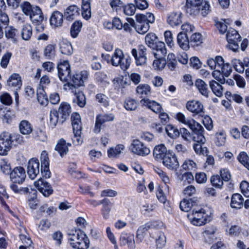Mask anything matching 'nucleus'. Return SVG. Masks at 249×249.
Here are the masks:
<instances>
[{
	"mask_svg": "<svg viewBox=\"0 0 249 249\" xmlns=\"http://www.w3.org/2000/svg\"><path fill=\"white\" fill-rule=\"evenodd\" d=\"M68 240L71 247L76 249H88L89 240L85 232L79 230H72L68 233Z\"/></svg>",
	"mask_w": 249,
	"mask_h": 249,
	"instance_id": "obj_1",
	"label": "nucleus"
},
{
	"mask_svg": "<svg viewBox=\"0 0 249 249\" xmlns=\"http://www.w3.org/2000/svg\"><path fill=\"white\" fill-rule=\"evenodd\" d=\"M111 62L113 66H120L123 70L125 71L130 67L131 58L129 56L125 57L123 51L116 49L112 56Z\"/></svg>",
	"mask_w": 249,
	"mask_h": 249,
	"instance_id": "obj_2",
	"label": "nucleus"
},
{
	"mask_svg": "<svg viewBox=\"0 0 249 249\" xmlns=\"http://www.w3.org/2000/svg\"><path fill=\"white\" fill-rule=\"evenodd\" d=\"M88 75L89 73L86 71H82L80 73L74 74L72 77H71L72 83H68L67 85H64V87L68 86L69 89L72 92H76L77 88L84 85L85 81L88 79Z\"/></svg>",
	"mask_w": 249,
	"mask_h": 249,
	"instance_id": "obj_3",
	"label": "nucleus"
},
{
	"mask_svg": "<svg viewBox=\"0 0 249 249\" xmlns=\"http://www.w3.org/2000/svg\"><path fill=\"white\" fill-rule=\"evenodd\" d=\"M227 40L228 42L227 47L233 52H236L239 49L238 43L241 40V36L237 31L233 29H229L226 35Z\"/></svg>",
	"mask_w": 249,
	"mask_h": 249,
	"instance_id": "obj_4",
	"label": "nucleus"
},
{
	"mask_svg": "<svg viewBox=\"0 0 249 249\" xmlns=\"http://www.w3.org/2000/svg\"><path fill=\"white\" fill-rule=\"evenodd\" d=\"M13 141L11 134L3 131L0 134V155L4 156L8 154L12 147Z\"/></svg>",
	"mask_w": 249,
	"mask_h": 249,
	"instance_id": "obj_5",
	"label": "nucleus"
},
{
	"mask_svg": "<svg viewBox=\"0 0 249 249\" xmlns=\"http://www.w3.org/2000/svg\"><path fill=\"white\" fill-rule=\"evenodd\" d=\"M188 127L193 132L192 139L194 142L200 143H205L206 140L203 135L204 129L202 125L194 120V123H192Z\"/></svg>",
	"mask_w": 249,
	"mask_h": 249,
	"instance_id": "obj_6",
	"label": "nucleus"
},
{
	"mask_svg": "<svg viewBox=\"0 0 249 249\" xmlns=\"http://www.w3.org/2000/svg\"><path fill=\"white\" fill-rule=\"evenodd\" d=\"M130 149L133 153L142 156L148 155L150 152L149 148L138 140L133 141Z\"/></svg>",
	"mask_w": 249,
	"mask_h": 249,
	"instance_id": "obj_7",
	"label": "nucleus"
},
{
	"mask_svg": "<svg viewBox=\"0 0 249 249\" xmlns=\"http://www.w3.org/2000/svg\"><path fill=\"white\" fill-rule=\"evenodd\" d=\"M147 49L143 45L140 46L138 51L136 49H133L131 53L135 58L136 64L137 66H142L146 64Z\"/></svg>",
	"mask_w": 249,
	"mask_h": 249,
	"instance_id": "obj_8",
	"label": "nucleus"
},
{
	"mask_svg": "<svg viewBox=\"0 0 249 249\" xmlns=\"http://www.w3.org/2000/svg\"><path fill=\"white\" fill-rule=\"evenodd\" d=\"M10 177L13 183L21 184L26 177L25 170L21 166L16 167L11 172Z\"/></svg>",
	"mask_w": 249,
	"mask_h": 249,
	"instance_id": "obj_9",
	"label": "nucleus"
},
{
	"mask_svg": "<svg viewBox=\"0 0 249 249\" xmlns=\"http://www.w3.org/2000/svg\"><path fill=\"white\" fill-rule=\"evenodd\" d=\"M58 75L62 81L67 82L71 79V68L68 62L64 61L57 66Z\"/></svg>",
	"mask_w": 249,
	"mask_h": 249,
	"instance_id": "obj_10",
	"label": "nucleus"
},
{
	"mask_svg": "<svg viewBox=\"0 0 249 249\" xmlns=\"http://www.w3.org/2000/svg\"><path fill=\"white\" fill-rule=\"evenodd\" d=\"M163 165L171 170H176L179 167V163L174 153L168 151L162 160Z\"/></svg>",
	"mask_w": 249,
	"mask_h": 249,
	"instance_id": "obj_11",
	"label": "nucleus"
},
{
	"mask_svg": "<svg viewBox=\"0 0 249 249\" xmlns=\"http://www.w3.org/2000/svg\"><path fill=\"white\" fill-rule=\"evenodd\" d=\"M203 0H186L185 6L186 12L190 15H195L198 13Z\"/></svg>",
	"mask_w": 249,
	"mask_h": 249,
	"instance_id": "obj_12",
	"label": "nucleus"
},
{
	"mask_svg": "<svg viewBox=\"0 0 249 249\" xmlns=\"http://www.w3.org/2000/svg\"><path fill=\"white\" fill-rule=\"evenodd\" d=\"M35 186L42 195L48 197L53 192V189L48 182L43 179H39L35 181Z\"/></svg>",
	"mask_w": 249,
	"mask_h": 249,
	"instance_id": "obj_13",
	"label": "nucleus"
},
{
	"mask_svg": "<svg viewBox=\"0 0 249 249\" xmlns=\"http://www.w3.org/2000/svg\"><path fill=\"white\" fill-rule=\"evenodd\" d=\"M39 173V162L37 159L32 158L29 160L27 166V173L29 178L35 179Z\"/></svg>",
	"mask_w": 249,
	"mask_h": 249,
	"instance_id": "obj_14",
	"label": "nucleus"
},
{
	"mask_svg": "<svg viewBox=\"0 0 249 249\" xmlns=\"http://www.w3.org/2000/svg\"><path fill=\"white\" fill-rule=\"evenodd\" d=\"M120 244L121 246L127 245L128 249H135L136 245L134 234L122 232L120 238Z\"/></svg>",
	"mask_w": 249,
	"mask_h": 249,
	"instance_id": "obj_15",
	"label": "nucleus"
},
{
	"mask_svg": "<svg viewBox=\"0 0 249 249\" xmlns=\"http://www.w3.org/2000/svg\"><path fill=\"white\" fill-rule=\"evenodd\" d=\"M41 168L40 171L43 175L46 178L50 177L51 172L49 171V159L48 154L46 151L42 152L40 156Z\"/></svg>",
	"mask_w": 249,
	"mask_h": 249,
	"instance_id": "obj_16",
	"label": "nucleus"
},
{
	"mask_svg": "<svg viewBox=\"0 0 249 249\" xmlns=\"http://www.w3.org/2000/svg\"><path fill=\"white\" fill-rule=\"evenodd\" d=\"M114 119V116L111 113L97 115L96 118L94 129V132L96 133H99L103 124L107 122L112 121Z\"/></svg>",
	"mask_w": 249,
	"mask_h": 249,
	"instance_id": "obj_17",
	"label": "nucleus"
},
{
	"mask_svg": "<svg viewBox=\"0 0 249 249\" xmlns=\"http://www.w3.org/2000/svg\"><path fill=\"white\" fill-rule=\"evenodd\" d=\"M186 108L195 115L200 114L204 112L203 105L200 102L196 100L188 101L186 105Z\"/></svg>",
	"mask_w": 249,
	"mask_h": 249,
	"instance_id": "obj_18",
	"label": "nucleus"
},
{
	"mask_svg": "<svg viewBox=\"0 0 249 249\" xmlns=\"http://www.w3.org/2000/svg\"><path fill=\"white\" fill-rule=\"evenodd\" d=\"M60 120V123H64L70 116L71 107L69 104L62 103L60 104L57 111Z\"/></svg>",
	"mask_w": 249,
	"mask_h": 249,
	"instance_id": "obj_19",
	"label": "nucleus"
},
{
	"mask_svg": "<svg viewBox=\"0 0 249 249\" xmlns=\"http://www.w3.org/2000/svg\"><path fill=\"white\" fill-rule=\"evenodd\" d=\"M71 124L73 128V133L76 136L81 134L82 124L81 117L77 113H73L71 116Z\"/></svg>",
	"mask_w": 249,
	"mask_h": 249,
	"instance_id": "obj_20",
	"label": "nucleus"
},
{
	"mask_svg": "<svg viewBox=\"0 0 249 249\" xmlns=\"http://www.w3.org/2000/svg\"><path fill=\"white\" fill-rule=\"evenodd\" d=\"M151 236L155 239L157 248L161 249L165 246L166 240L163 232L158 230H155L152 232Z\"/></svg>",
	"mask_w": 249,
	"mask_h": 249,
	"instance_id": "obj_21",
	"label": "nucleus"
},
{
	"mask_svg": "<svg viewBox=\"0 0 249 249\" xmlns=\"http://www.w3.org/2000/svg\"><path fill=\"white\" fill-rule=\"evenodd\" d=\"M140 103L142 106L146 107L156 113H158L162 110L161 105L155 101L149 99H142L140 101Z\"/></svg>",
	"mask_w": 249,
	"mask_h": 249,
	"instance_id": "obj_22",
	"label": "nucleus"
},
{
	"mask_svg": "<svg viewBox=\"0 0 249 249\" xmlns=\"http://www.w3.org/2000/svg\"><path fill=\"white\" fill-rule=\"evenodd\" d=\"M64 16V15H63L61 12L58 11H54L52 14L50 19L51 25L55 27L61 26L63 22Z\"/></svg>",
	"mask_w": 249,
	"mask_h": 249,
	"instance_id": "obj_23",
	"label": "nucleus"
},
{
	"mask_svg": "<svg viewBox=\"0 0 249 249\" xmlns=\"http://www.w3.org/2000/svg\"><path fill=\"white\" fill-rule=\"evenodd\" d=\"M79 15V8L75 5H71L67 7L64 12V17L69 21H71L76 18Z\"/></svg>",
	"mask_w": 249,
	"mask_h": 249,
	"instance_id": "obj_24",
	"label": "nucleus"
},
{
	"mask_svg": "<svg viewBox=\"0 0 249 249\" xmlns=\"http://www.w3.org/2000/svg\"><path fill=\"white\" fill-rule=\"evenodd\" d=\"M71 144L66 142V141L63 139L59 140L55 147V150L57 151L61 157L66 155L68 151V147L71 146Z\"/></svg>",
	"mask_w": 249,
	"mask_h": 249,
	"instance_id": "obj_25",
	"label": "nucleus"
},
{
	"mask_svg": "<svg viewBox=\"0 0 249 249\" xmlns=\"http://www.w3.org/2000/svg\"><path fill=\"white\" fill-rule=\"evenodd\" d=\"M137 24L135 26V30L140 34L143 35L147 33L149 29V25L136 15L135 16Z\"/></svg>",
	"mask_w": 249,
	"mask_h": 249,
	"instance_id": "obj_26",
	"label": "nucleus"
},
{
	"mask_svg": "<svg viewBox=\"0 0 249 249\" xmlns=\"http://www.w3.org/2000/svg\"><path fill=\"white\" fill-rule=\"evenodd\" d=\"M167 50L164 42L159 41L156 43L154 50L153 54L155 58H164Z\"/></svg>",
	"mask_w": 249,
	"mask_h": 249,
	"instance_id": "obj_27",
	"label": "nucleus"
},
{
	"mask_svg": "<svg viewBox=\"0 0 249 249\" xmlns=\"http://www.w3.org/2000/svg\"><path fill=\"white\" fill-rule=\"evenodd\" d=\"M181 15L180 12L171 13L168 17L167 23L171 26L179 25L182 22Z\"/></svg>",
	"mask_w": 249,
	"mask_h": 249,
	"instance_id": "obj_28",
	"label": "nucleus"
},
{
	"mask_svg": "<svg viewBox=\"0 0 249 249\" xmlns=\"http://www.w3.org/2000/svg\"><path fill=\"white\" fill-rule=\"evenodd\" d=\"M177 42L179 47L184 50L189 49L190 40L187 35L184 32H180L177 36Z\"/></svg>",
	"mask_w": 249,
	"mask_h": 249,
	"instance_id": "obj_29",
	"label": "nucleus"
},
{
	"mask_svg": "<svg viewBox=\"0 0 249 249\" xmlns=\"http://www.w3.org/2000/svg\"><path fill=\"white\" fill-rule=\"evenodd\" d=\"M7 85L9 87L16 88L17 90L20 89L22 85L21 77L18 73L12 74L7 80Z\"/></svg>",
	"mask_w": 249,
	"mask_h": 249,
	"instance_id": "obj_30",
	"label": "nucleus"
},
{
	"mask_svg": "<svg viewBox=\"0 0 249 249\" xmlns=\"http://www.w3.org/2000/svg\"><path fill=\"white\" fill-rule=\"evenodd\" d=\"M149 229H150V226L149 224H145L139 227L136 236V241L138 243H140L143 241Z\"/></svg>",
	"mask_w": 249,
	"mask_h": 249,
	"instance_id": "obj_31",
	"label": "nucleus"
},
{
	"mask_svg": "<svg viewBox=\"0 0 249 249\" xmlns=\"http://www.w3.org/2000/svg\"><path fill=\"white\" fill-rule=\"evenodd\" d=\"M168 152L164 145L161 144L155 146L153 151V156L158 160H162Z\"/></svg>",
	"mask_w": 249,
	"mask_h": 249,
	"instance_id": "obj_32",
	"label": "nucleus"
},
{
	"mask_svg": "<svg viewBox=\"0 0 249 249\" xmlns=\"http://www.w3.org/2000/svg\"><path fill=\"white\" fill-rule=\"evenodd\" d=\"M244 199L242 196L239 194H234L232 196L231 202V206L234 209H240L243 206Z\"/></svg>",
	"mask_w": 249,
	"mask_h": 249,
	"instance_id": "obj_33",
	"label": "nucleus"
},
{
	"mask_svg": "<svg viewBox=\"0 0 249 249\" xmlns=\"http://www.w3.org/2000/svg\"><path fill=\"white\" fill-rule=\"evenodd\" d=\"M81 8L83 17L86 20L89 19L91 17L90 0H82Z\"/></svg>",
	"mask_w": 249,
	"mask_h": 249,
	"instance_id": "obj_34",
	"label": "nucleus"
},
{
	"mask_svg": "<svg viewBox=\"0 0 249 249\" xmlns=\"http://www.w3.org/2000/svg\"><path fill=\"white\" fill-rule=\"evenodd\" d=\"M29 16L31 20L33 22H39L43 20V14L41 10L38 6L34 7L33 10Z\"/></svg>",
	"mask_w": 249,
	"mask_h": 249,
	"instance_id": "obj_35",
	"label": "nucleus"
},
{
	"mask_svg": "<svg viewBox=\"0 0 249 249\" xmlns=\"http://www.w3.org/2000/svg\"><path fill=\"white\" fill-rule=\"evenodd\" d=\"M209 86L213 93L217 97L223 96V87L217 82L212 80L209 82Z\"/></svg>",
	"mask_w": 249,
	"mask_h": 249,
	"instance_id": "obj_36",
	"label": "nucleus"
},
{
	"mask_svg": "<svg viewBox=\"0 0 249 249\" xmlns=\"http://www.w3.org/2000/svg\"><path fill=\"white\" fill-rule=\"evenodd\" d=\"M195 85L199 92L204 96L208 97L210 91L206 83L200 79L196 80Z\"/></svg>",
	"mask_w": 249,
	"mask_h": 249,
	"instance_id": "obj_37",
	"label": "nucleus"
},
{
	"mask_svg": "<svg viewBox=\"0 0 249 249\" xmlns=\"http://www.w3.org/2000/svg\"><path fill=\"white\" fill-rule=\"evenodd\" d=\"M74 94L75 97L73 99V102L76 103L79 107H85L86 104V97L83 92L78 91L73 92Z\"/></svg>",
	"mask_w": 249,
	"mask_h": 249,
	"instance_id": "obj_38",
	"label": "nucleus"
},
{
	"mask_svg": "<svg viewBox=\"0 0 249 249\" xmlns=\"http://www.w3.org/2000/svg\"><path fill=\"white\" fill-rule=\"evenodd\" d=\"M20 132L24 135L30 134L33 131V126L27 120H22L19 124Z\"/></svg>",
	"mask_w": 249,
	"mask_h": 249,
	"instance_id": "obj_39",
	"label": "nucleus"
},
{
	"mask_svg": "<svg viewBox=\"0 0 249 249\" xmlns=\"http://www.w3.org/2000/svg\"><path fill=\"white\" fill-rule=\"evenodd\" d=\"M32 36V27L30 24L23 25L21 31V36L24 40H29Z\"/></svg>",
	"mask_w": 249,
	"mask_h": 249,
	"instance_id": "obj_40",
	"label": "nucleus"
},
{
	"mask_svg": "<svg viewBox=\"0 0 249 249\" xmlns=\"http://www.w3.org/2000/svg\"><path fill=\"white\" fill-rule=\"evenodd\" d=\"M36 95L37 101L41 105H47L48 103V99L44 88L39 87L37 89Z\"/></svg>",
	"mask_w": 249,
	"mask_h": 249,
	"instance_id": "obj_41",
	"label": "nucleus"
},
{
	"mask_svg": "<svg viewBox=\"0 0 249 249\" xmlns=\"http://www.w3.org/2000/svg\"><path fill=\"white\" fill-rule=\"evenodd\" d=\"M5 36L8 39H11L14 41H16L18 36V30L12 26L8 27L5 31Z\"/></svg>",
	"mask_w": 249,
	"mask_h": 249,
	"instance_id": "obj_42",
	"label": "nucleus"
},
{
	"mask_svg": "<svg viewBox=\"0 0 249 249\" xmlns=\"http://www.w3.org/2000/svg\"><path fill=\"white\" fill-rule=\"evenodd\" d=\"M136 92L142 97L148 96L151 93V88L147 84H140L137 87Z\"/></svg>",
	"mask_w": 249,
	"mask_h": 249,
	"instance_id": "obj_43",
	"label": "nucleus"
},
{
	"mask_svg": "<svg viewBox=\"0 0 249 249\" xmlns=\"http://www.w3.org/2000/svg\"><path fill=\"white\" fill-rule=\"evenodd\" d=\"M175 118L180 123L189 126L192 123H194V119L191 117L187 118L181 112H178L175 115Z\"/></svg>",
	"mask_w": 249,
	"mask_h": 249,
	"instance_id": "obj_44",
	"label": "nucleus"
},
{
	"mask_svg": "<svg viewBox=\"0 0 249 249\" xmlns=\"http://www.w3.org/2000/svg\"><path fill=\"white\" fill-rule=\"evenodd\" d=\"M124 146L122 144H119L115 148H111L108 150L107 153L109 158H114L118 157L121 153L122 150H124Z\"/></svg>",
	"mask_w": 249,
	"mask_h": 249,
	"instance_id": "obj_45",
	"label": "nucleus"
},
{
	"mask_svg": "<svg viewBox=\"0 0 249 249\" xmlns=\"http://www.w3.org/2000/svg\"><path fill=\"white\" fill-rule=\"evenodd\" d=\"M0 167L2 173L6 175L10 174L11 167L9 160L5 158H2L0 160Z\"/></svg>",
	"mask_w": 249,
	"mask_h": 249,
	"instance_id": "obj_46",
	"label": "nucleus"
},
{
	"mask_svg": "<svg viewBox=\"0 0 249 249\" xmlns=\"http://www.w3.org/2000/svg\"><path fill=\"white\" fill-rule=\"evenodd\" d=\"M165 131L168 136L172 139H176L179 136V131L172 124H168Z\"/></svg>",
	"mask_w": 249,
	"mask_h": 249,
	"instance_id": "obj_47",
	"label": "nucleus"
},
{
	"mask_svg": "<svg viewBox=\"0 0 249 249\" xmlns=\"http://www.w3.org/2000/svg\"><path fill=\"white\" fill-rule=\"evenodd\" d=\"M58 123H60L59 115L56 110H51L50 112V124L52 127L56 125Z\"/></svg>",
	"mask_w": 249,
	"mask_h": 249,
	"instance_id": "obj_48",
	"label": "nucleus"
},
{
	"mask_svg": "<svg viewBox=\"0 0 249 249\" xmlns=\"http://www.w3.org/2000/svg\"><path fill=\"white\" fill-rule=\"evenodd\" d=\"M138 106V102L135 100L131 98L126 99L124 104V107L128 111L135 110Z\"/></svg>",
	"mask_w": 249,
	"mask_h": 249,
	"instance_id": "obj_49",
	"label": "nucleus"
},
{
	"mask_svg": "<svg viewBox=\"0 0 249 249\" xmlns=\"http://www.w3.org/2000/svg\"><path fill=\"white\" fill-rule=\"evenodd\" d=\"M82 23L80 21H75L71 28V35L73 38L76 37L81 31Z\"/></svg>",
	"mask_w": 249,
	"mask_h": 249,
	"instance_id": "obj_50",
	"label": "nucleus"
},
{
	"mask_svg": "<svg viewBox=\"0 0 249 249\" xmlns=\"http://www.w3.org/2000/svg\"><path fill=\"white\" fill-rule=\"evenodd\" d=\"M202 42V36L199 33H195L190 37V44L193 47L197 46Z\"/></svg>",
	"mask_w": 249,
	"mask_h": 249,
	"instance_id": "obj_51",
	"label": "nucleus"
},
{
	"mask_svg": "<svg viewBox=\"0 0 249 249\" xmlns=\"http://www.w3.org/2000/svg\"><path fill=\"white\" fill-rule=\"evenodd\" d=\"M55 46L52 44L48 45L44 49V54L47 59H52L55 56Z\"/></svg>",
	"mask_w": 249,
	"mask_h": 249,
	"instance_id": "obj_52",
	"label": "nucleus"
},
{
	"mask_svg": "<svg viewBox=\"0 0 249 249\" xmlns=\"http://www.w3.org/2000/svg\"><path fill=\"white\" fill-rule=\"evenodd\" d=\"M215 143L218 146H221L224 144L226 141V135L223 131H220L215 134Z\"/></svg>",
	"mask_w": 249,
	"mask_h": 249,
	"instance_id": "obj_53",
	"label": "nucleus"
},
{
	"mask_svg": "<svg viewBox=\"0 0 249 249\" xmlns=\"http://www.w3.org/2000/svg\"><path fill=\"white\" fill-rule=\"evenodd\" d=\"M238 161L249 170V158L245 152H241L237 157Z\"/></svg>",
	"mask_w": 249,
	"mask_h": 249,
	"instance_id": "obj_54",
	"label": "nucleus"
},
{
	"mask_svg": "<svg viewBox=\"0 0 249 249\" xmlns=\"http://www.w3.org/2000/svg\"><path fill=\"white\" fill-rule=\"evenodd\" d=\"M153 63V67L157 70H162L166 65V62L164 58H156Z\"/></svg>",
	"mask_w": 249,
	"mask_h": 249,
	"instance_id": "obj_55",
	"label": "nucleus"
},
{
	"mask_svg": "<svg viewBox=\"0 0 249 249\" xmlns=\"http://www.w3.org/2000/svg\"><path fill=\"white\" fill-rule=\"evenodd\" d=\"M11 189L17 194H27L29 192V189L27 187H19L18 185L13 183L10 186Z\"/></svg>",
	"mask_w": 249,
	"mask_h": 249,
	"instance_id": "obj_56",
	"label": "nucleus"
},
{
	"mask_svg": "<svg viewBox=\"0 0 249 249\" xmlns=\"http://www.w3.org/2000/svg\"><path fill=\"white\" fill-rule=\"evenodd\" d=\"M60 52L65 55H71L72 53L73 49L71 45L68 43H63L60 47Z\"/></svg>",
	"mask_w": 249,
	"mask_h": 249,
	"instance_id": "obj_57",
	"label": "nucleus"
},
{
	"mask_svg": "<svg viewBox=\"0 0 249 249\" xmlns=\"http://www.w3.org/2000/svg\"><path fill=\"white\" fill-rule=\"evenodd\" d=\"M231 63L236 71L239 73L244 72L245 66L243 64V61L242 62L239 59H235L232 60Z\"/></svg>",
	"mask_w": 249,
	"mask_h": 249,
	"instance_id": "obj_58",
	"label": "nucleus"
},
{
	"mask_svg": "<svg viewBox=\"0 0 249 249\" xmlns=\"http://www.w3.org/2000/svg\"><path fill=\"white\" fill-rule=\"evenodd\" d=\"M212 185L216 188H221L223 185V181L219 175H213L211 178Z\"/></svg>",
	"mask_w": 249,
	"mask_h": 249,
	"instance_id": "obj_59",
	"label": "nucleus"
},
{
	"mask_svg": "<svg viewBox=\"0 0 249 249\" xmlns=\"http://www.w3.org/2000/svg\"><path fill=\"white\" fill-rule=\"evenodd\" d=\"M96 100L101 105L105 107L109 105L108 98L105 94L102 93H98L96 95Z\"/></svg>",
	"mask_w": 249,
	"mask_h": 249,
	"instance_id": "obj_60",
	"label": "nucleus"
},
{
	"mask_svg": "<svg viewBox=\"0 0 249 249\" xmlns=\"http://www.w3.org/2000/svg\"><path fill=\"white\" fill-rule=\"evenodd\" d=\"M193 204L191 202V200H188L184 199L182 201L180 202L179 207L180 209L184 212H189Z\"/></svg>",
	"mask_w": 249,
	"mask_h": 249,
	"instance_id": "obj_61",
	"label": "nucleus"
},
{
	"mask_svg": "<svg viewBox=\"0 0 249 249\" xmlns=\"http://www.w3.org/2000/svg\"><path fill=\"white\" fill-rule=\"evenodd\" d=\"M219 71L221 72L223 76L228 77L231 72L232 70L229 63L224 62Z\"/></svg>",
	"mask_w": 249,
	"mask_h": 249,
	"instance_id": "obj_62",
	"label": "nucleus"
},
{
	"mask_svg": "<svg viewBox=\"0 0 249 249\" xmlns=\"http://www.w3.org/2000/svg\"><path fill=\"white\" fill-rule=\"evenodd\" d=\"M182 167L185 170H195L196 168V164L193 160H187L184 162Z\"/></svg>",
	"mask_w": 249,
	"mask_h": 249,
	"instance_id": "obj_63",
	"label": "nucleus"
},
{
	"mask_svg": "<svg viewBox=\"0 0 249 249\" xmlns=\"http://www.w3.org/2000/svg\"><path fill=\"white\" fill-rule=\"evenodd\" d=\"M20 239L21 240L22 243L24 245L20 246L19 247V249H26L27 248L29 247L32 243V240L30 239V238L25 235L21 234L20 235Z\"/></svg>",
	"mask_w": 249,
	"mask_h": 249,
	"instance_id": "obj_64",
	"label": "nucleus"
}]
</instances>
